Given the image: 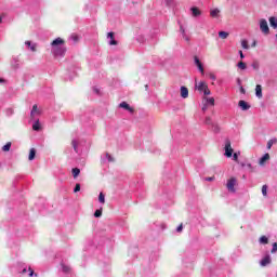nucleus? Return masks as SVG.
<instances>
[{
  "label": "nucleus",
  "mask_w": 277,
  "mask_h": 277,
  "mask_svg": "<svg viewBox=\"0 0 277 277\" xmlns=\"http://www.w3.org/2000/svg\"><path fill=\"white\" fill-rule=\"evenodd\" d=\"M65 43L66 41L60 37L51 42V53L54 57H64V55H66V47H64Z\"/></svg>",
  "instance_id": "f257e3e1"
},
{
  "label": "nucleus",
  "mask_w": 277,
  "mask_h": 277,
  "mask_svg": "<svg viewBox=\"0 0 277 277\" xmlns=\"http://www.w3.org/2000/svg\"><path fill=\"white\" fill-rule=\"evenodd\" d=\"M260 30L262 34H264V36H269V25L267 24V19H260Z\"/></svg>",
  "instance_id": "f03ea898"
},
{
  "label": "nucleus",
  "mask_w": 277,
  "mask_h": 277,
  "mask_svg": "<svg viewBox=\"0 0 277 277\" xmlns=\"http://www.w3.org/2000/svg\"><path fill=\"white\" fill-rule=\"evenodd\" d=\"M224 150H225V154H224L225 157H227V158L233 157L234 149H233V146L230 145V141L229 140L225 141Z\"/></svg>",
  "instance_id": "7ed1b4c3"
},
{
  "label": "nucleus",
  "mask_w": 277,
  "mask_h": 277,
  "mask_svg": "<svg viewBox=\"0 0 277 277\" xmlns=\"http://www.w3.org/2000/svg\"><path fill=\"white\" fill-rule=\"evenodd\" d=\"M24 44L28 51H31V53H36V51H38V43L34 41H25Z\"/></svg>",
  "instance_id": "20e7f679"
},
{
  "label": "nucleus",
  "mask_w": 277,
  "mask_h": 277,
  "mask_svg": "<svg viewBox=\"0 0 277 277\" xmlns=\"http://www.w3.org/2000/svg\"><path fill=\"white\" fill-rule=\"evenodd\" d=\"M101 159H102V163H114V161H116L114 156H111L109 153L103 154Z\"/></svg>",
  "instance_id": "39448f33"
},
{
  "label": "nucleus",
  "mask_w": 277,
  "mask_h": 277,
  "mask_svg": "<svg viewBox=\"0 0 277 277\" xmlns=\"http://www.w3.org/2000/svg\"><path fill=\"white\" fill-rule=\"evenodd\" d=\"M205 124H207L208 127H212L214 133H217L220 131V127L213 123V120L211 119V117H206Z\"/></svg>",
  "instance_id": "423d86ee"
},
{
  "label": "nucleus",
  "mask_w": 277,
  "mask_h": 277,
  "mask_svg": "<svg viewBox=\"0 0 277 277\" xmlns=\"http://www.w3.org/2000/svg\"><path fill=\"white\" fill-rule=\"evenodd\" d=\"M195 66L198 68L199 72L201 75H205V65H202V62H200V58L198 56L194 57Z\"/></svg>",
  "instance_id": "0eeeda50"
},
{
  "label": "nucleus",
  "mask_w": 277,
  "mask_h": 277,
  "mask_svg": "<svg viewBox=\"0 0 277 277\" xmlns=\"http://www.w3.org/2000/svg\"><path fill=\"white\" fill-rule=\"evenodd\" d=\"M235 185H237V179L232 177L227 181V189L228 192L235 193Z\"/></svg>",
  "instance_id": "6e6552de"
},
{
  "label": "nucleus",
  "mask_w": 277,
  "mask_h": 277,
  "mask_svg": "<svg viewBox=\"0 0 277 277\" xmlns=\"http://www.w3.org/2000/svg\"><path fill=\"white\" fill-rule=\"evenodd\" d=\"M272 263V256L269 254H266L260 262V265L262 267H267Z\"/></svg>",
  "instance_id": "1a4fd4ad"
},
{
  "label": "nucleus",
  "mask_w": 277,
  "mask_h": 277,
  "mask_svg": "<svg viewBox=\"0 0 277 277\" xmlns=\"http://www.w3.org/2000/svg\"><path fill=\"white\" fill-rule=\"evenodd\" d=\"M36 116H40V109H38V105H34L32 106V109H31V111H30V118L32 119V120H36Z\"/></svg>",
  "instance_id": "9d476101"
},
{
  "label": "nucleus",
  "mask_w": 277,
  "mask_h": 277,
  "mask_svg": "<svg viewBox=\"0 0 277 277\" xmlns=\"http://www.w3.org/2000/svg\"><path fill=\"white\" fill-rule=\"evenodd\" d=\"M238 107H240V109H242V111H248V109H250V104H248V102L240 100L238 103Z\"/></svg>",
  "instance_id": "9b49d317"
},
{
  "label": "nucleus",
  "mask_w": 277,
  "mask_h": 277,
  "mask_svg": "<svg viewBox=\"0 0 277 277\" xmlns=\"http://www.w3.org/2000/svg\"><path fill=\"white\" fill-rule=\"evenodd\" d=\"M11 66L12 68H19L21 60L18 58V56H13V58L11 60Z\"/></svg>",
  "instance_id": "f8f14e48"
},
{
  "label": "nucleus",
  "mask_w": 277,
  "mask_h": 277,
  "mask_svg": "<svg viewBox=\"0 0 277 277\" xmlns=\"http://www.w3.org/2000/svg\"><path fill=\"white\" fill-rule=\"evenodd\" d=\"M207 83L205 81H200V82H196L195 83V88L196 90H198L199 92H203L205 89L207 88Z\"/></svg>",
  "instance_id": "ddd939ff"
},
{
  "label": "nucleus",
  "mask_w": 277,
  "mask_h": 277,
  "mask_svg": "<svg viewBox=\"0 0 277 277\" xmlns=\"http://www.w3.org/2000/svg\"><path fill=\"white\" fill-rule=\"evenodd\" d=\"M119 107L121 109H126V111H130V114H133V111H134L133 108L127 102H121L119 104Z\"/></svg>",
  "instance_id": "4468645a"
},
{
  "label": "nucleus",
  "mask_w": 277,
  "mask_h": 277,
  "mask_svg": "<svg viewBox=\"0 0 277 277\" xmlns=\"http://www.w3.org/2000/svg\"><path fill=\"white\" fill-rule=\"evenodd\" d=\"M255 96L258 98H263V87L261 84L255 85Z\"/></svg>",
  "instance_id": "2eb2a0df"
},
{
  "label": "nucleus",
  "mask_w": 277,
  "mask_h": 277,
  "mask_svg": "<svg viewBox=\"0 0 277 277\" xmlns=\"http://www.w3.org/2000/svg\"><path fill=\"white\" fill-rule=\"evenodd\" d=\"M71 146H72L75 153H79V146H81V141L74 138L71 141Z\"/></svg>",
  "instance_id": "dca6fc26"
},
{
  "label": "nucleus",
  "mask_w": 277,
  "mask_h": 277,
  "mask_svg": "<svg viewBox=\"0 0 277 277\" xmlns=\"http://www.w3.org/2000/svg\"><path fill=\"white\" fill-rule=\"evenodd\" d=\"M190 12L195 18H198V16L202 14V12L200 11V9H198V6L190 8Z\"/></svg>",
  "instance_id": "f3484780"
},
{
  "label": "nucleus",
  "mask_w": 277,
  "mask_h": 277,
  "mask_svg": "<svg viewBox=\"0 0 277 277\" xmlns=\"http://www.w3.org/2000/svg\"><path fill=\"white\" fill-rule=\"evenodd\" d=\"M107 38L109 40L108 44H110V47L118 44V41H116V39H114V32H108Z\"/></svg>",
  "instance_id": "a211bd4d"
},
{
  "label": "nucleus",
  "mask_w": 277,
  "mask_h": 277,
  "mask_svg": "<svg viewBox=\"0 0 277 277\" xmlns=\"http://www.w3.org/2000/svg\"><path fill=\"white\" fill-rule=\"evenodd\" d=\"M259 243H260L261 246H267V243H269V237H267V236H261V237L259 238Z\"/></svg>",
  "instance_id": "6ab92c4d"
},
{
  "label": "nucleus",
  "mask_w": 277,
  "mask_h": 277,
  "mask_svg": "<svg viewBox=\"0 0 277 277\" xmlns=\"http://www.w3.org/2000/svg\"><path fill=\"white\" fill-rule=\"evenodd\" d=\"M220 9H212L210 10V16L212 18H220Z\"/></svg>",
  "instance_id": "aec40b11"
},
{
  "label": "nucleus",
  "mask_w": 277,
  "mask_h": 277,
  "mask_svg": "<svg viewBox=\"0 0 277 277\" xmlns=\"http://www.w3.org/2000/svg\"><path fill=\"white\" fill-rule=\"evenodd\" d=\"M42 129V126H40V119H35V122L32 123V131H40Z\"/></svg>",
  "instance_id": "412c9836"
},
{
  "label": "nucleus",
  "mask_w": 277,
  "mask_h": 277,
  "mask_svg": "<svg viewBox=\"0 0 277 277\" xmlns=\"http://www.w3.org/2000/svg\"><path fill=\"white\" fill-rule=\"evenodd\" d=\"M181 96L182 98H187V96H189V90L186 87H181Z\"/></svg>",
  "instance_id": "4be33fe9"
},
{
  "label": "nucleus",
  "mask_w": 277,
  "mask_h": 277,
  "mask_svg": "<svg viewBox=\"0 0 277 277\" xmlns=\"http://www.w3.org/2000/svg\"><path fill=\"white\" fill-rule=\"evenodd\" d=\"M265 161H269V154H265L259 161L260 166H265Z\"/></svg>",
  "instance_id": "5701e85b"
},
{
  "label": "nucleus",
  "mask_w": 277,
  "mask_h": 277,
  "mask_svg": "<svg viewBox=\"0 0 277 277\" xmlns=\"http://www.w3.org/2000/svg\"><path fill=\"white\" fill-rule=\"evenodd\" d=\"M251 67L253 68V70H260L261 68V63L259 61H253L251 63Z\"/></svg>",
  "instance_id": "b1692460"
},
{
  "label": "nucleus",
  "mask_w": 277,
  "mask_h": 277,
  "mask_svg": "<svg viewBox=\"0 0 277 277\" xmlns=\"http://www.w3.org/2000/svg\"><path fill=\"white\" fill-rule=\"evenodd\" d=\"M29 161H34L36 159V148H31L28 156Z\"/></svg>",
  "instance_id": "393cba45"
},
{
  "label": "nucleus",
  "mask_w": 277,
  "mask_h": 277,
  "mask_svg": "<svg viewBox=\"0 0 277 277\" xmlns=\"http://www.w3.org/2000/svg\"><path fill=\"white\" fill-rule=\"evenodd\" d=\"M237 68H239L240 70H246L248 68V65L245 62H238Z\"/></svg>",
  "instance_id": "a878e982"
},
{
  "label": "nucleus",
  "mask_w": 277,
  "mask_h": 277,
  "mask_svg": "<svg viewBox=\"0 0 277 277\" xmlns=\"http://www.w3.org/2000/svg\"><path fill=\"white\" fill-rule=\"evenodd\" d=\"M228 32L227 31H219V38H221V40H226V38H228Z\"/></svg>",
  "instance_id": "bb28decb"
},
{
  "label": "nucleus",
  "mask_w": 277,
  "mask_h": 277,
  "mask_svg": "<svg viewBox=\"0 0 277 277\" xmlns=\"http://www.w3.org/2000/svg\"><path fill=\"white\" fill-rule=\"evenodd\" d=\"M71 172H72L74 179H77V176L81 174V170L79 168H74Z\"/></svg>",
  "instance_id": "cd10ccee"
},
{
  "label": "nucleus",
  "mask_w": 277,
  "mask_h": 277,
  "mask_svg": "<svg viewBox=\"0 0 277 277\" xmlns=\"http://www.w3.org/2000/svg\"><path fill=\"white\" fill-rule=\"evenodd\" d=\"M277 140L273 138L267 142V149L271 150L274 144H276Z\"/></svg>",
  "instance_id": "c85d7f7f"
},
{
  "label": "nucleus",
  "mask_w": 277,
  "mask_h": 277,
  "mask_svg": "<svg viewBox=\"0 0 277 277\" xmlns=\"http://www.w3.org/2000/svg\"><path fill=\"white\" fill-rule=\"evenodd\" d=\"M10 148H12V143H11V142L6 143V144L2 147V150H3V153H8V151H10Z\"/></svg>",
  "instance_id": "c756f323"
},
{
  "label": "nucleus",
  "mask_w": 277,
  "mask_h": 277,
  "mask_svg": "<svg viewBox=\"0 0 277 277\" xmlns=\"http://www.w3.org/2000/svg\"><path fill=\"white\" fill-rule=\"evenodd\" d=\"M206 103H208V105H215V98L213 97H205Z\"/></svg>",
  "instance_id": "7c9ffc66"
},
{
  "label": "nucleus",
  "mask_w": 277,
  "mask_h": 277,
  "mask_svg": "<svg viewBox=\"0 0 277 277\" xmlns=\"http://www.w3.org/2000/svg\"><path fill=\"white\" fill-rule=\"evenodd\" d=\"M98 202H101V205H105V194L100 193V195H98Z\"/></svg>",
  "instance_id": "2f4dec72"
},
{
  "label": "nucleus",
  "mask_w": 277,
  "mask_h": 277,
  "mask_svg": "<svg viewBox=\"0 0 277 277\" xmlns=\"http://www.w3.org/2000/svg\"><path fill=\"white\" fill-rule=\"evenodd\" d=\"M164 3L168 8H174V0H164Z\"/></svg>",
  "instance_id": "473e14b6"
},
{
  "label": "nucleus",
  "mask_w": 277,
  "mask_h": 277,
  "mask_svg": "<svg viewBox=\"0 0 277 277\" xmlns=\"http://www.w3.org/2000/svg\"><path fill=\"white\" fill-rule=\"evenodd\" d=\"M181 31H182V35H183V38L184 40H186V42H189V37H187V35H185V28H183V26H181Z\"/></svg>",
  "instance_id": "72a5a7b5"
},
{
  "label": "nucleus",
  "mask_w": 277,
  "mask_h": 277,
  "mask_svg": "<svg viewBox=\"0 0 277 277\" xmlns=\"http://www.w3.org/2000/svg\"><path fill=\"white\" fill-rule=\"evenodd\" d=\"M241 47H242V49H246V50L250 49V45H248V40L243 39L241 41Z\"/></svg>",
  "instance_id": "f704fd0d"
},
{
  "label": "nucleus",
  "mask_w": 277,
  "mask_h": 277,
  "mask_svg": "<svg viewBox=\"0 0 277 277\" xmlns=\"http://www.w3.org/2000/svg\"><path fill=\"white\" fill-rule=\"evenodd\" d=\"M262 196H264V198H267V185L262 186Z\"/></svg>",
  "instance_id": "c9c22d12"
},
{
  "label": "nucleus",
  "mask_w": 277,
  "mask_h": 277,
  "mask_svg": "<svg viewBox=\"0 0 277 277\" xmlns=\"http://www.w3.org/2000/svg\"><path fill=\"white\" fill-rule=\"evenodd\" d=\"M62 271H63L65 274H68V272H70V266L65 265V264H62Z\"/></svg>",
  "instance_id": "e433bc0d"
},
{
  "label": "nucleus",
  "mask_w": 277,
  "mask_h": 277,
  "mask_svg": "<svg viewBox=\"0 0 277 277\" xmlns=\"http://www.w3.org/2000/svg\"><path fill=\"white\" fill-rule=\"evenodd\" d=\"M208 77H209V79H211V81H216V79H217V77L213 72L208 74Z\"/></svg>",
  "instance_id": "4c0bfd02"
},
{
  "label": "nucleus",
  "mask_w": 277,
  "mask_h": 277,
  "mask_svg": "<svg viewBox=\"0 0 277 277\" xmlns=\"http://www.w3.org/2000/svg\"><path fill=\"white\" fill-rule=\"evenodd\" d=\"M202 92H203L205 96L211 95V90H209V85L207 88H205Z\"/></svg>",
  "instance_id": "58836bf2"
},
{
  "label": "nucleus",
  "mask_w": 277,
  "mask_h": 277,
  "mask_svg": "<svg viewBox=\"0 0 277 277\" xmlns=\"http://www.w3.org/2000/svg\"><path fill=\"white\" fill-rule=\"evenodd\" d=\"M101 215H103V210H96L94 212V217H101Z\"/></svg>",
  "instance_id": "ea45409f"
},
{
  "label": "nucleus",
  "mask_w": 277,
  "mask_h": 277,
  "mask_svg": "<svg viewBox=\"0 0 277 277\" xmlns=\"http://www.w3.org/2000/svg\"><path fill=\"white\" fill-rule=\"evenodd\" d=\"M271 252H272V254H276V252H277V243L276 242L273 243V248H272Z\"/></svg>",
  "instance_id": "a19ab883"
},
{
  "label": "nucleus",
  "mask_w": 277,
  "mask_h": 277,
  "mask_svg": "<svg viewBox=\"0 0 277 277\" xmlns=\"http://www.w3.org/2000/svg\"><path fill=\"white\" fill-rule=\"evenodd\" d=\"M232 156H233L234 161H239V153L238 154L234 153V154H232Z\"/></svg>",
  "instance_id": "79ce46f5"
},
{
  "label": "nucleus",
  "mask_w": 277,
  "mask_h": 277,
  "mask_svg": "<svg viewBox=\"0 0 277 277\" xmlns=\"http://www.w3.org/2000/svg\"><path fill=\"white\" fill-rule=\"evenodd\" d=\"M74 192L75 194H77V192H81V184H76Z\"/></svg>",
  "instance_id": "37998d69"
},
{
  "label": "nucleus",
  "mask_w": 277,
  "mask_h": 277,
  "mask_svg": "<svg viewBox=\"0 0 277 277\" xmlns=\"http://www.w3.org/2000/svg\"><path fill=\"white\" fill-rule=\"evenodd\" d=\"M176 233H183V224L177 226Z\"/></svg>",
  "instance_id": "c03bdc74"
},
{
  "label": "nucleus",
  "mask_w": 277,
  "mask_h": 277,
  "mask_svg": "<svg viewBox=\"0 0 277 277\" xmlns=\"http://www.w3.org/2000/svg\"><path fill=\"white\" fill-rule=\"evenodd\" d=\"M239 55H240V60H245L246 58V55H243V51H239Z\"/></svg>",
  "instance_id": "a18cd8bd"
},
{
  "label": "nucleus",
  "mask_w": 277,
  "mask_h": 277,
  "mask_svg": "<svg viewBox=\"0 0 277 277\" xmlns=\"http://www.w3.org/2000/svg\"><path fill=\"white\" fill-rule=\"evenodd\" d=\"M206 181H208V182L215 181V177L214 176L206 177Z\"/></svg>",
  "instance_id": "49530a36"
},
{
  "label": "nucleus",
  "mask_w": 277,
  "mask_h": 277,
  "mask_svg": "<svg viewBox=\"0 0 277 277\" xmlns=\"http://www.w3.org/2000/svg\"><path fill=\"white\" fill-rule=\"evenodd\" d=\"M240 92L241 94H246V89H243V87H240Z\"/></svg>",
  "instance_id": "de8ad7c7"
},
{
  "label": "nucleus",
  "mask_w": 277,
  "mask_h": 277,
  "mask_svg": "<svg viewBox=\"0 0 277 277\" xmlns=\"http://www.w3.org/2000/svg\"><path fill=\"white\" fill-rule=\"evenodd\" d=\"M29 276L31 277V276H34V269H31V268H29Z\"/></svg>",
  "instance_id": "09e8293b"
},
{
  "label": "nucleus",
  "mask_w": 277,
  "mask_h": 277,
  "mask_svg": "<svg viewBox=\"0 0 277 277\" xmlns=\"http://www.w3.org/2000/svg\"><path fill=\"white\" fill-rule=\"evenodd\" d=\"M237 83H238V85H241V79H237Z\"/></svg>",
  "instance_id": "8fccbe9b"
},
{
  "label": "nucleus",
  "mask_w": 277,
  "mask_h": 277,
  "mask_svg": "<svg viewBox=\"0 0 277 277\" xmlns=\"http://www.w3.org/2000/svg\"><path fill=\"white\" fill-rule=\"evenodd\" d=\"M0 83H5V80L3 78H0Z\"/></svg>",
  "instance_id": "3c124183"
},
{
  "label": "nucleus",
  "mask_w": 277,
  "mask_h": 277,
  "mask_svg": "<svg viewBox=\"0 0 277 277\" xmlns=\"http://www.w3.org/2000/svg\"><path fill=\"white\" fill-rule=\"evenodd\" d=\"M207 109V104L202 107V111H205Z\"/></svg>",
  "instance_id": "603ef678"
},
{
  "label": "nucleus",
  "mask_w": 277,
  "mask_h": 277,
  "mask_svg": "<svg viewBox=\"0 0 277 277\" xmlns=\"http://www.w3.org/2000/svg\"><path fill=\"white\" fill-rule=\"evenodd\" d=\"M23 274H27V268H24V269H23Z\"/></svg>",
  "instance_id": "864d4df0"
},
{
  "label": "nucleus",
  "mask_w": 277,
  "mask_h": 277,
  "mask_svg": "<svg viewBox=\"0 0 277 277\" xmlns=\"http://www.w3.org/2000/svg\"><path fill=\"white\" fill-rule=\"evenodd\" d=\"M247 167L250 168V169H252V164H250V163H248Z\"/></svg>",
  "instance_id": "5fc2aeb1"
},
{
  "label": "nucleus",
  "mask_w": 277,
  "mask_h": 277,
  "mask_svg": "<svg viewBox=\"0 0 277 277\" xmlns=\"http://www.w3.org/2000/svg\"><path fill=\"white\" fill-rule=\"evenodd\" d=\"M252 47H256V41H254V42L252 43Z\"/></svg>",
  "instance_id": "6e6d98bb"
},
{
  "label": "nucleus",
  "mask_w": 277,
  "mask_h": 277,
  "mask_svg": "<svg viewBox=\"0 0 277 277\" xmlns=\"http://www.w3.org/2000/svg\"><path fill=\"white\" fill-rule=\"evenodd\" d=\"M94 92H95L96 94H98V89H94Z\"/></svg>",
  "instance_id": "4d7b16f0"
},
{
  "label": "nucleus",
  "mask_w": 277,
  "mask_h": 277,
  "mask_svg": "<svg viewBox=\"0 0 277 277\" xmlns=\"http://www.w3.org/2000/svg\"><path fill=\"white\" fill-rule=\"evenodd\" d=\"M2 22H3V17L0 16V23H2Z\"/></svg>",
  "instance_id": "13d9d810"
}]
</instances>
